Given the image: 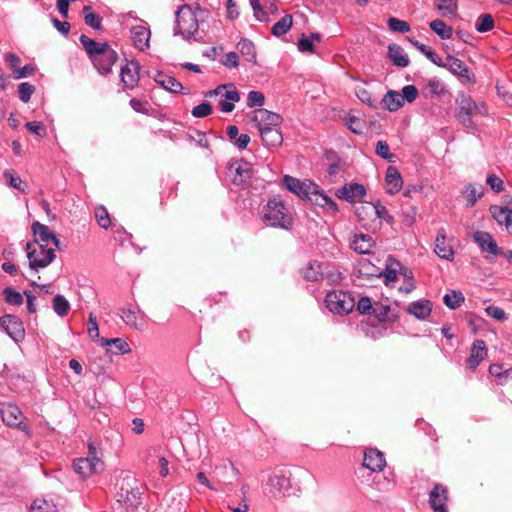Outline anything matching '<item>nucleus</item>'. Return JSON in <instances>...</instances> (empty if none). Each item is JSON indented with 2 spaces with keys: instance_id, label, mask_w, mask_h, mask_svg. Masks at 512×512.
I'll return each instance as SVG.
<instances>
[{
  "instance_id": "f257e3e1",
  "label": "nucleus",
  "mask_w": 512,
  "mask_h": 512,
  "mask_svg": "<svg viewBox=\"0 0 512 512\" xmlns=\"http://www.w3.org/2000/svg\"><path fill=\"white\" fill-rule=\"evenodd\" d=\"M283 185L287 190L297 195L300 198H309L315 202L316 205L326 209L331 214H336L339 209L336 202L324 194L318 185L311 181H301L292 176L286 175L282 180Z\"/></svg>"
},
{
  "instance_id": "f03ea898",
  "label": "nucleus",
  "mask_w": 512,
  "mask_h": 512,
  "mask_svg": "<svg viewBox=\"0 0 512 512\" xmlns=\"http://www.w3.org/2000/svg\"><path fill=\"white\" fill-rule=\"evenodd\" d=\"M262 221L270 227L290 229L293 218L278 196L270 198L262 210Z\"/></svg>"
},
{
  "instance_id": "7ed1b4c3",
  "label": "nucleus",
  "mask_w": 512,
  "mask_h": 512,
  "mask_svg": "<svg viewBox=\"0 0 512 512\" xmlns=\"http://www.w3.org/2000/svg\"><path fill=\"white\" fill-rule=\"evenodd\" d=\"M74 471L82 478L87 479L93 474L99 473L104 469L102 452L93 443L88 445V454L86 457L79 458L73 462Z\"/></svg>"
},
{
  "instance_id": "20e7f679",
  "label": "nucleus",
  "mask_w": 512,
  "mask_h": 512,
  "mask_svg": "<svg viewBox=\"0 0 512 512\" xmlns=\"http://www.w3.org/2000/svg\"><path fill=\"white\" fill-rule=\"evenodd\" d=\"M196 10H199V6L193 8L190 5L184 4L176 11L175 34H180L184 39H190L195 36L199 30Z\"/></svg>"
},
{
  "instance_id": "39448f33",
  "label": "nucleus",
  "mask_w": 512,
  "mask_h": 512,
  "mask_svg": "<svg viewBox=\"0 0 512 512\" xmlns=\"http://www.w3.org/2000/svg\"><path fill=\"white\" fill-rule=\"evenodd\" d=\"M457 113L456 117L459 122L465 127H472V116L485 115L487 108L483 102L476 103L469 95L462 94L457 99Z\"/></svg>"
},
{
  "instance_id": "423d86ee",
  "label": "nucleus",
  "mask_w": 512,
  "mask_h": 512,
  "mask_svg": "<svg viewBox=\"0 0 512 512\" xmlns=\"http://www.w3.org/2000/svg\"><path fill=\"white\" fill-rule=\"evenodd\" d=\"M30 243L26 244L27 258L29 260V267L33 270L47 267L56 257L55 251L52 248H46L43 244L37 245L36 248L31 249Z\"/></svg>"
},
{
  "instance_id": "0eeeda50",
  "label": "nucleus",
  "mask_w": 512,
  "mask_h": 512,
  "mask_svg": "<svg viewBox=\"0 0 512 512\" xmlns=\"http://www.w3.org/2000/svg\"><path fill=\"white\" fill-rule=\"evenodd\" d=\"M327 308L335 314H347L351 312L355 306L353 297L344 291H333L326 295L325 298Z\"/></svg>"
},
{
  "instance_id": "6e6552de",
  "label": "nucleus",
  "mask_w": 512,
  "mask_h": 512,
  "mask_svg": "<svg viewBox=\"0 0 512 512\" xmlns=\"http://www.w3.org/2000/svg\"><path fill=\"white\" fill-rule=\"evenodd\" d=\"M213 95L222 97L219 106L220 110L225 113L232 112L235 108L234 103L240 100L239 92L232 85H220L214 90L207 92L206 97Z\"/></svg>"
},
{
  "instance_id": "1a4fd4ad",
  "label": "nucleus",
  "mask_w": 512,
  "mask_h": 512,
  "mask_svg": "<svg viewBox=\"0 0 512 512\" xmlns=\"http://www.w3.org/2000/svg\"><path fill=\"white\" fill-rule=\"evenodd\" d=\"M253 174L251 163L240 159L229 163L228 176L232 183L240 186L246 184Z\"/></svg>"
},
{
  "instance_id": "9d476101",
  "label": "nucleus",
  "mask_w": 512,
  "mask_h": 512,
  "mask_svg": "<svg viewBox=\"0 0 512 512\" xmlns=\"http://www.w3.org/2000/svg\"><path fill=\"white\" fill-rule=\"evenodd\" d=\"M439 67L446 68L456 77L463 79L467 83H475L474 73L465 65V63L454 56L448 55L446 60L441 59Z\"/></svg>"
},
{
  "instance_id": "9b49d317",
  "label": "nucleus",
  "mask_w": 512,
  "mask_h": 512,
  "mask_svg": "<svg viewBox=\"0 0 512 512\" xmlns=\"http://www.w3.org/2000/svg\"><path fill=\"white\" fill-rule=\"evenodd\" d=\"M448 499V488L443 484H434L428 499L432 512H448Z\"/></svg>"
},
{
  "instance_id": "f8f14e48",
  "label": "nucleus",
  "mask_w": 512,
  "mask_h": 512,
  "mask_svg": "<svg viewBox=\"0 0 512 512\" xmlns=\"http://www.w3.org/2000/svg\"><path fill=\"white\" fill-rule=\"evenodd\" d=\"M140 80V65L138 61L131 60L121 67L120 81L126 89H134Z\"/></svg>"
},
{
  "instance_id": "ddd939ff",
  "label": "nucleus",
  "mask_w": 512,
  "mask_h": 512,
  "mask_svg": "<svg viewBox=\"0 0 512 512\" xmlns=\"http://www.w3.org/2000/svg\"><path fill=\"white\" fill-rule=\"evenodd\" d=\"M130 33L133 45L136 49L145 51L150 47L151 32L146 22L140 21L136 25H133L130 29Z\"/></svg>"
},
{
  "instance_id": "4468645a",
  "label": "nucleus",
  "mask_w": 512,
  "mask_h": 512,
  "mask_svg": "<svg viewBox=\"0 0 512 512\" xmlns=\"http://www.w3.org/2000/svg\"><path fill=\"white\" fill-rule=\"evenodd\" d=\"M2 420L9 427H15L22 431H27L28 426L23 423L22 411L13 404H6L1 409Z\"/></svg>"
},
{
  "instance_id": "2eb2a0df",
  "label": "nucleus",
  "mask_w": 512,
  "mask_h": 512,
  "mask_svg": "<svg viewBox=\"0 0 512 512\" xmlns=\"http://www.w3.org/2000/svg\"><path fill=\"white\" fill-rule=\"evenodd\" d=\"M0 324L14 341L23 339L24 327L19 317L10 314L4 315L0 318Z\"/></svg>"
},
{
  "instance_id": "dca6fc26",
  "label": "nucleus",
  "mask_w": 512,
  "mask_h": 512,
  "mask_svg": "<svg viewBox=\"0 0 512 512\" xmlns=\"http://www.w3.org/2000/svg\"><path fill=\"white\" fill-rule=\"evenodd\" d=\"M117 60V52L110 47L107 51L92 61V64L99 74L106 76L112 72V67Z\"/></svg>"
},
{
  "instance_id": "f3484780",
  "label": "nucleus",
  "mask_w": 512,
  "mask_h": 512,
  "mask_svg": "<svg viewBox=\"0 0 512 512\" xmlns=\"http://www.w3.org/2000/svg\"><path fill=\"white\" fill-rule=\"evenodd\" d=\"M490 213L497 223L505 225L507 232L512 235V199L506 206H491Z\"/></svg>"
},
{
  "instance_id": "a211bd4d",
  "label": "nucleus",
  "mask_w": 512,
  "mask_h": 512,
  "mask_svg": "<svg viewBox=\"0 0 512 512\" xmlns=\"http://www.w3.org/2000/svg\"><path fill=\"white\" fill-rule=\"evenodd\" d=\"M122 320L136 330H143L147 325V316L136 307H129L122 311Z\"/></svg>"
},
{
  "instance_id": "6ab92c4d",
  "label": "nucleus",
  "mask_w": 512,
  "mask_h": 512,
  "mask_svg": "<svg viewBox=\"0 0 512 512\" xmlns=\"http://www.w3.org/2000/svg\"><path fill=\"white\" fill-rule=\"evenodd\" d=\"M473 238L483 253L486 252L493 256H497L502 253L501 249L498 247L496 241L493 239L490 233L477 231L474 233Z\"/></svg>"
},
{
  "instance_id": "aec40b11",
  "label": "nucleus",
  "mask_w": 512,
  "mask_h": 512,
  "mask_svg": "<svg viewBox=\"0 0 512 512\" xmlns=\"http://www.w3.org/2000/svg\"><path fill=\"white\" fill-rule=\"evenodd\" d=\"M363 466L372 472H380L386 466V460L382 452L369 448L364 453Z\"/></svg>"
},
{
  "instance_id": "412c9836",
  "label": "nucleus",
  "mask_w": 512,
  "mask_h": 512,
  "mask_svg": "<svg viewBox=\"0 0 512 512\" xmlns=\"http://www.w3.org/2000/svg\"><path fill=\"white\" fill-rule=\"evenodd\" d=\"M366 194V189L358 183H348L336 190L335 195L347 202H355Z\"/></svg>"
},
{
  "instance_id": "4be33fe9",
  "label": "nucleus",
  "mask_w": 512,
  "mask_h": 512,
  "mask_svg": "<svg viewBox=\"0 0 512 512\" xmlns=\"http://www.w3.org/2000/svg\"><path fill=\"white\" fill-rule=\"evenodd\" d=\"M253 121L257 123L259 130L262 127H278L282 122V117L267 109H257L254 111Z\"/></svg>"
},
{
  "instance_id": "5701e85b",
  "label": "nucleus",
  "mask_w": 512,
  "mask_h": 512,
  "mask_svg": "<svg viewBox=\"0 0 512 512\" xmlns=\"http://www.w3.org/2000/svg\"><path fill=\"white\" fill-rule=\"evenodd\" d=\"M79 40L91 62L111 47L107 42H97L86 35H81Z\"/></svg>"
},
{
  "instance_id": "b1692460",
  "label": "nucleus",
  "mask_w": 512,
  "mask_h": 512,
  "mask_svg": "<svg viewBox=\"0 0 512 512\" xmlns=\"http://www.w3.org/2000/svg\"><path fill=\"white\" fill-rule=\"evenodd\" d=\"M487 347L483 340L477 339L473 342L470 356L467 359V367L474 371L479 366L482 360L487 356Z\"/></svg>"
},
{
  "instance_id": "393cba45",
  "label": "nucleus",
  "mask_w": 512,
  "mask_h": 512,
  "mask_svg": "<svg viewBox=\"0 0 512 512\" xmlns=\"http://www.w3.org/2000/svg\"><path fill=\"white\" fill-rule=\"evenodd\" d=\"M32 230L34 236L36 237L37 245L43 244V246L46 247L49 241H52L56 247H59V239L53 232L50 231L48 226L41 224L39 222H34L32 224Z\"/></svg>"
},
{
  "instance_id": "a878e982",
  "label": "nucleus",
  "mask_w": 512,
  "mask_h": 512,
  "mask_svg": "<svg viewBox=\"0 0 512 512\" xmlns=\"http://www.w3.org/2000/svg\"><path fill=\"white\" fill-rule=\"evenodd\" d=\"M375 241L368 234H355L350 240V247L359 254H369Z\"/></svg>"
},
{
  "instance_id": "bb28decb",
  "label": "nucleus",
  "mask_w": 512,
  "mask_h": 512,
  "mask_svg": "<svg viewBox=\"0 0 512 512\" xmlns=\"http://www.w3.org/2000/svg\"><path fill=\"white\" fill-rule=\"evenodd\" d=\"M435 253L443 259L452 260L454 257V251L449 244L446 242V231L444 228L438 230L436 241H435Z\"/></svg>"
},
{
  "instance_id": "cd10ccee",
  "label": "nucleus",
  "mask_w": 512,
  "mask_h": 512,
  "mask_svg": "<svg viewBox=\"0 0 512 512\" xmlns=\"http://www.w3.org/2000/svg\"><path fill=\"white\" fill-rule=\"evenodd\" d=\"M153 79L159 86L171 93H180L183 90V85L178 80L163 72H157Z\"/></svg>"
},
{
  "instance_id": "c85d7f7f",
  "label": "nucleus",
  "mask_w": 512,
  "mask_h": 512,
  "mask_svg": "<svg viewBox=\"0 0 512 512\" xmlns=\"http://www.w3.org/2000/svg\"><path fill=\"white\" fill-rule=\"evenodd\" d=\"M262 141L267 147H277L283 141V136L278 127H262L260 130Z\"/></svg>"
},
{
  "instance_id": "c756f323",
  "label": "nucleus",
  "mask_w": 512,
  "mask_h": 512,
  "mask_svg": "<svg viewBox=\"0 0 512 512\" xmlns=\"http://www.w3.org/2000/svg\"><path fill=\"white\" fill-rule=\"evenodd\" d=\"M385 181L387 184V193L393 195L400 191L402 188V177L398 172L397 168L389 166L386 171Z\"/></svg>"
},
{
  "instance_id": "7c9ffc66",
  "label": "nucleus",
  "mask_w": 512,
  "mask_h": 512,
  "mask_svg": "<svg viewBox=\"0 0 512 512\" xmlns=\"http://www.w3.org/2000/svg\"><path fill=\"white\" fill-rule=\"evenodd\" d=\"M388 57L397 67H407L410 62L403 48L397 44H390L388 46Z\"/></svg>"
},
{
  "instance_id": "2f4dec72",
  "label": "nucleus",
  "mask_w": 512,
  "mask_h": 512,
  "mask_svg": "<svg viewBox=\"0 0 512 512\" xmlns=\"http://www.w3.org/2000/svg\"><path fill=\"white\" fill-rule=\"evenodd\" d=\"M431 303L428 300L415 301L409 304L407 311L418 319H425L431 313Z\"/></svg>"
},
{
  "instance_id": "473e14b6",
  "label": "nucleus",
  "mask_w": 512,
  "mask_h": 512,
  "mask_svg": "<svg viewBox=\"0 0 512 512\" xmlns=\"http://www.w3.org/2000/svg\"><path fill=\"white\" fill-rule=\"evenodd\" d=\"M382 102L385 108L391 112L397 111L404 105L402 95L394 90H389L384 95Z\"/></svg>"
},
{
  "instance_id": "72a5a7b5",
  "label": "nucleus",
  "mask_w": 512,
  "mask_h": 512,
  "mask_svg": "<svg viewBox=\"0 0 512 512\" xmlns=\"http://www.w3.org/2000/svg\"><path fill=\"white\" fill-rule=\"evenodd\" d=\"M435 7L443 17L453 18L457 15V0H435Z\"/></svg>"
},
{
  "instance_id": "f704fd0d",
  "label": "nucleus",
  "mask_w": 512,
  "mask_h": 512,
  "mask_svg": "<svg viewBox=\"0 0 512 512\" xmlns=\"http://www.w3.org/2000/svg\"><path fill=\"white\" fill-rule=\"evenodd\" d=\"M429 27L442 40L450 39L452 37L453 28L440 19L431 21Z\"/></svg>"
},
{
  "instance_id": "c9c22d12",
  "label": "nucleus",
  "mask_w": 512,
  "mask_h": 512,
  "mask_svg": "<svg viewBox=\"0 0 512 512\" xmlns=\"http://www.w3.org/2000/svg\"><path fill=\"white\" fill-rule=\"evenodd\" d=\"M373 314L380 322H394L397 317L390 306L383 304H376L373 308Z\"/></svg>"
},
{
  "instance_id": "e433bc0d",
  "label": "nucleus",
  "mask_w": 512,
  "mask_h": 512,
  "mask_svg": "<svg viewBox=\"0 0 512 512\" xmlns=\"http://www.w3.org/2000/svg\"><path fill=\"white\" fill-rule=\"evenodd\" d=\"M82 12L84 16V22L87 26L93 28L94 30L102 29V17L94 13L91 6H84Z\"/></svg>"
},
{
  "instance_id": "4c0bfd02",
  "label": "nucleus",
  "mask_w": 512,
  "mask_h": 512,
  "mask_svg": "<svg viewBox=\"0 0 512 512\" xmlns=\"http://www.w3.org/2000/svg\"><path fill=\"white\" fill-rule=\"evenodd\" d=\"M3 176L6 179L7 184L10 187L15 188V189H17V190H19L21 192H26L27 191V188H28L27 184L22 181L20 176H18L14 170L6 169L3 172Z\"/></svg>"
},
{
  "instance_id": "58836bf2",
  "label": "nucleus",
  "mask_w": 512,
  "mask_h": 512,
  "mask_svg": "<svg viewBox=\"0 0 512 512\" xmlns=\"http://www.w3.org/2000/svg\"><path fill=\"white\" fill-rule=\"evenodd\" d=\"M99 341L104 347L113 345L117 354H127L131 352L129 344L122 338H100Z\"/></svg>"
},
{
  "instance_id": "ea45409f",
  "label": "nucleus",
  "mask_w": 512,
  "mask_h": 512,
  "mask_svg": "<svg viewBox=\"0 0 512 512\" xmlns=\"http://www.w3.org/2000/svg\"><path fill=\"white\" fill-rule=\"evenodd\" d=\"M410 43L416 47L421 53H423L431 62L435 65H441V57L434 52L432 49L428 48L426 45L420 43L418 40L410 38Z\"/></svg>"
},
{
  "instance_id": "a19ab883",
  "label": "nucleus",
  "mask_w": 512,
  "mask_h": 512,
  "mask_svg": "<svg viewBox=\"0 0 512 512\" xmlns=\"http://www.w3.org/2000/svg\"><path fill=\"white\" fill-rule=\"evenodd\" d=\"M495 26L494 18L491 14H481L476 22L475 29L479 33L491 31Z\"/></svg>"
},
{
  "instance_id": "79ce46f5",
  "label": "nucleus",
  "mask_w": 512,
  "mask_h": 512,
  "mask_svg": "<svg viewBox=\"0 0 512 512\" xmlns=\"http://www.w3.org/2000/svg\"><path fill=\"white\" fill-rule=\"evenodd\" d=\"M292 26V16L285 15L272 26V34L279 37L288 32Z\"/></svg>"
},
{
  "instance_id": "37998d69",
  "label": "nucleus",
  "mask_w": 512,
  "mask_h": 512,
  "mask_svg": "<svg viewBox=\"0 0 512 512\" xmlns=\"http://www.w3.org/2000/svg\"><path fill=\"white\" fill-rule=\"evenodd\" d=\"M31 512H59L57 506L46 499H36L31 505Z\"/></svg>"
},
{
  "instance_id": "c03bdc74",
  "label": "nucleus",
  "mask_w": 512,
  "mask_h": 512,
  "mask_svg": "<svg viewBox=\"0 0 512 512\" xmlns=\"http://www.w3.org/2000/svg\"><path fill=\"white\" fill-rule=\"evenodd\" d=\"M53 309L57 315L64 317L70 309V304L64 296L58 294L53 298Z\"/></svg>"
},
{
  "instance_id": "a18cd8bd",
  "label": "nucleus",
  "mask_w": 512,
  "mask_h": 512,
  "mask_svg": "<svg viewBox=\"0 0 512 512\" xmlns=\"http://www.w3.org/2000/svg\"><path fill=\"white\" fill-rule=\"evenodd\" d=\"M444 303L450 309H456L464 302L465 298L461 291H452L450 294H446L443 298Z\"/></svg>"
},
{
  "instance_id": "49530a36",
  "label": "nucleus",
  "mask_w": 512,
  "mask_h": 512,
  "mask_svg": "<svg viewBox=\"0 0 512 512\" xmlns=\"http://www.w3.org/2000/svg\"><path fill=\"white\" fill-rule=\"evenodd\" d=\"M496 90L498 96H500L506 103L512 102V81L508 80L504 83H497Z\"/></svg>"
},
{
  "instance_id": "de8ad7c7",
  "label": "nucleus",
  "mask_w": 512,
  "mask_h": 512,
  "mask_svg": "<svg viewBox=\"0 0 512 512\" xmlns=\"http://www.w3.org/2000/svg\"><path fill=\"white\" fill-rule=\"evenodd\" d=\"M95 218L100 227L108 229L111 225V220L107 209L104 206L95 208Z\"/></svg>"
},
{
  "instance_id": "09e8293b",
  "label": "nucleus",
  "mask_w": 512,
  "mask_h": 512,
  "mask_svg": "<svg viewBox=\"0 0 512 512\" xmlns=\"http://www.w3.org/2000/svg\"><path fill=\"white\" fill-rule=\"evenodd\" d=\"M388 27L393 32L407 33L410 31V25L404 20L395 17H390L387 21Z\"/></svg>"
},
{
  "instance_id": "8fccbe9b",
  "label": "nucleus",
  "mask_w": 512,
  "mask_h": 512,
  "mask_svg": "<svg viewBox=\"0 0 512 512\" xmlns=\"http://www.w3.org/2000/svg\"><path fill=\"white\" fill-rule=\"evenodd\" d=\"M3 296H4L5 301L8 304L21 305L23 303L22 295L18 291L14 290L10 287H6L3 290Z\"/></svg>"
},
{
  "instance_id": "3c124183",
  "label": "nucleus",
  "mask_w": 512,
  "mask_h": 512,
  "mask_svg": "<svg viewBox=\"0 0 512 512\" xmlns=\"http://www.w3.org/2000/svg\"><path fill=\"white\" fill-rule=\"evenodd\" d=\"M371 209L379 219L384 220L389 224L393 223L394 217L389 214L387 208L384 205H382L379 201L376 204H374L371 207Z\"/></svg>"
},
{
  "instance_id": "603ef678",
  "label": "nucleus",
  "mask_w": 512,
  "mask_h": 512,
  "mask_svg": "<svg viewBox=\"0 0 512 512\" xmlns=\"http://www.w3.org/2000/svg\"><path fill=\"white\" fill-rule=\"evenodd\" d=\"M26 129L41 138L47 136V129L42 122L32 121L25 124Z\"/></svg>"
},
{
  "instance_id": "864d4df0",
  "label": "nucleus",
  "mask_w": 512,
  "mask_h": 512,
  "mask_svg": "<svg viewBox=\"0 0 512 512\" xmlns=\"http://www.w3.org/2000/svg\"><path fill=\"white\" fill-rule=\"evenodd\" d=\"M35 92V87L27 82H23L18 86V94L21 101L27 103L32 94Z\"/></svg>"
},
{
  "instance_id": "5fc2aeb1",
  "label": "nucleus",
  "mask_w": 512,
  "mask_h": 512,
  "mask_svg": "<svg viewBox=\"0 0 512 512\" xmlns=\"http://www.w3.org/2000/svg\"><path fill=\"white\" fill-rule=\"evenodd\" d=\"M265 101V96L260 91H250L247 96V106L252 107H261L263 106Z\"/></svg>"
},
{
  "instance_id": "6e6d98bb",
  "label": "nucleus",
  "mask_w": 512,
  "mask_h": 512,
  "mask_svg": "<svg viewBox=\"0 0 512 512\" xmlns=\"http://www.w3.org/2000/svg\"><path fill=\"white\" fill-rule=\"evenodd\" d=\"M345 124L347 128L354 134H362L363 123L361 120L354 115H348L346 117Z\"/></svg>"
},
{
  "instance_id": "4d7b16f0",
  "label": "nucleus",
  "mask_w": 512,
  "mask_h": 512,
  "mask_svg": "<svg viewBox=\"0 0 512 512\" xmlns=\"http://www.w3.org/2000/svg\"><path fill=\"white\" fill-rule=\"evenodd\" d=\"M376 154L388 161H392L394 158V155L390 153V147L386 141H378L376 144Z\"/></svg>"
},
{
  "instance_id": "13d9d810",
  "label": "nucleus",
  "mask_w": 512,
  "mask_h": 512,
  "mask_svg": "<svg viewBox=\"0 0 512 512\" xmlns=\"http://www.w3.org/2000/svg\"><path fill=\"white\" fill-rule=\"evenodd\" d=\"M426 89L431 95H442L445 92L443 84L437 78L429 79L426 85Z\"/></svg>"
},
{
  "instance_id": "bf43d9fd",
  "label": "nucleus",
  "mask_w": 512,
  "mask_h": 512,
  "mask_svg": "<svg viewBox=\"0 0 512 512\" xmlns=\"http://www.w3.org/2000/svg\"><path fill=\"white\" fill-rule=\"evenodd\" d=\"M463 196L467 201V206L471 207L476 203L477 198L480 196V193L477 192L476 188L473 185L469 184L465 186Z\"/></svg>"
},
{
  "instance_id": "052dcab7",
  "label": "nucleus",
  "mask_w": 512,
  "mask_h": 512,
  "mask_svg": "<svg viewBox=\"0 0 512 512\" xmlns=\"http://www.w3.org/2000/svg\"><path fill=\"white\" fill-rule=\"evenodd\" d=\"M192 115L196 118H204L212 113V106L209 103H201L192 109Z\"/></svg>"
},
{
  "instance_id": "680f3d73",
  "label": "nucleus",
  "mask_w": 512,
  "mask_h": 512,
  "mask_svg": "<svg viewBox=\"0 0 512 512\" xmlns=\"http://www.w3.org/2000/svg\"><path fill=\"white\" fill-rule=\"evenodd\" d=\"M403 103L405 101L412 103L418 97V90L414 85H406L402 88Z\"/></svg>"
},
{
  "instance_id": "e2e57ef3",
  "label": "nucleus",
  "mask_w": 512,
  "mask_h": 512,
  "mask_svg": "<svg viewBox=\"0 0 512 512\" xmlns=\"http://www.w3.org/2000/svg\"><path fill=\"white\" fill-rule=\"evenodd\" d=\"M486 314L498 321H504L507 319L505 311L498 306H488L485 308Z\"/></svg>"
},
{
  "instance_id": "0e129e2a",
  "label": "nucleus",
  "mask_w": 512,
  "mask_h": 512,
  "mask_svg": "<svg viewBox=\"0 0 512 512\" xmlns=\"http://www.w3.org/2000/svg\"><path fill=\"white\" fill-rule=\"evenodd\" d=\"M486 183L491 187V189L499 193L504 190V182L495 174H491L487 177Z\"/></svg>"
},
{
  "instance_id": "69168bd1",
  "label": "nucleus",
  "mask_w": 512,
  "mask_h": 512,
  "mask_svg": "<svg viewBox=\"0 0 512 512\" xmlns=\"http://www.w3.org/2000/svg\"><path fill=\"white\" fill-rule=\"evenodd\" d=\"M271 486L276 490V492L280 493L282 488L288 486V479L283 475H274L270 478Z\"/></svg>"
},
{
  "instance_id": "338daca9",
  "label": "nucleus",
  "mask_w": 512,
  "mask_h": 512,
  "mask_svg": "<svg viewBox=\"0 0 512 512\" xmlns=\"http://www.w3.org/2000/svg\"><path fill=\"white\" fill-rule=\"evenodd\" d=\"M238 48L242 54L248 55L251 57V59L256 58L255 54V48L251 41L249 40H242L238 43Z\"/></svg>"
},
{
  "instance_id": "774afa93",
  "label": "nucleus",
  "mask_w": 512,
  "mask_h": 512,
  "mask_svg": "<svg viewBox=\"0 0 512 512\" xmlns=\"http://www.w3.org/2000/svg\"><path fill=\"white\" fill-rule=\"evenodd\" d=\"M356 95L362 103H365L370 107H375V101L373 100L370 92H368L365 88H358L356 90Z\"/></svg>"
}]
</instances>
